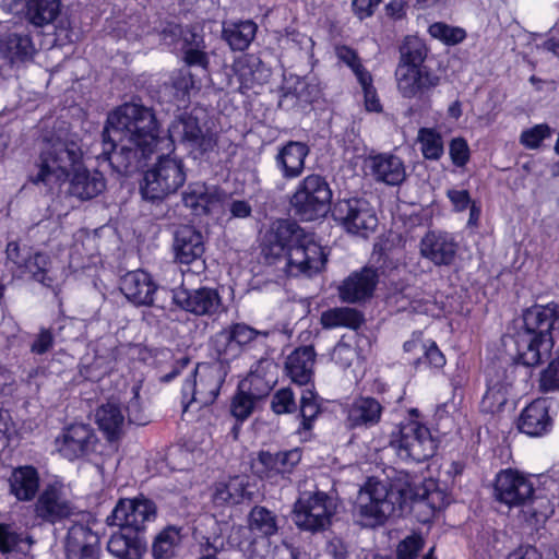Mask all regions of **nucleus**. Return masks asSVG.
<instances>
[{
  "label": "nucleus",
  "instance_id": "obj_1",
  "mask_svg": "<svg viewBox=\"0 0 559 559\" xmlns=\"http://www.w3.org/2000/svg\"><path fill=\"white\" fill-rule=\"evenodd\" d=\"M203 116L201 109L178 115L168 127V138L164 139L159 136L152 108L136 102L124 103L107 117L102 134L103 151L97 158L107 160L117 173L127 174L163 144L169 150L180 143L191 153L202 155L216 145L215 134L202 122Z\"/></svg>",
  "mask_w": 559,
  "mask_h": 559
},
{
  "label": "nucleus",
  "instance_id": "obj_2",
  "mask_svg": "<svg viewBox=\"0 0 559 559\" xmlns=\"http://www.w3.org/2000/svg\"><path fill=\"white\" fill-rule=\"evenodd\" d=\"M408 507L420 523H428L444 507L443 493L426 487L394 488L385 481L369 478L360 490L357 515L365 527L382 525L397 510Z\"/></svg>",
  "mask_w": 559,
  "mask_h": 559
},
{
  "label": "nucleus",
  "instance_id": "obj_3",
  "mask_svg": "<svg viewBox=\"0 0 559 559\" xmlns=\"http://www.w3.org/2000/svg\"><path fill=\"white\" fill-rule=\"evenodd\" d=\"M79 142L60 135L44 141L39 159V171L34 182L61 185L68 179L69 193L82 201L91 200L106 188L102 173L87 170L82 163Z\"/></svg>",
  "mask_w": 559,
  "mask_h": 559
},
{
  "label": "nucleus",
  "instance_id": "obj_4",
  "mask_svg": "<svg viewBox=\"0 0 559 559\" xmlns=\"http://www.w3.org/2000/svg\"><path fill=\"white\" fill-rule=\"evenodd\" d=\"M559 319V306L535 305L523 312V328L514 337L516 362L534 367L548 359L554 347L552 330Z\"/></svg>",
  "mask_w": 559,
  "mask_h": 559
},
{
  "label": "nucleus",
  "instance_id": "obj_5",
  "mask_svg": "<svg viewBox=\"0 0 559 559\" xmlns=\"http://www.w3.org/2000/svg\"><path fill=\"white\" fill-rule=\"evenodd\" d=\"M186 179L183 160L173 154L162 155L144 174L142 197L150 201L162 200L182 187Z\"/></svg>",
  "mask_w": 559,
  "mask_h": 559
},
{
  "label": "nucleus",
  "instance_id": "obj_6",
  "mask_svg": "<svg viewBox=\"0 0 559 559\" xmlns=\"http://www.w3.org/2000/svg\"><path fill=\"white\" fill-rule=\"evenodd\" d=\"M390 447L402 461L421 463L435 455L438 444L426 426L407 420L391 433Z\"/></svg>",
  "mask_w": 559,
  "mask_h": 559
},
{
  "label": "nucleus",
  "instance_id": "obj_7",
  "mask_svg": "<svg viewBox=\"0 0 559 559\" xmlns=\"http://www.w3.org/2000/svg\"><path fill=\"white\" fill-rule=\"evenodd\" d=\"M335 513L336 503L330 495L306 490L294 503L293 521L299 530L314 534L328 530Z\"/></svg>",
  "mask_w": 559,
  "mask_h": 559
},
{
  "label": "nucleus",
  "instance_id": "obj_8",
  "mask_svg": "<svg viewBox=\"0 0 559 559\" xmlns=\"http://www.w3.org/2000/svg\"><path fill=\"white\" fill-rule=\"evenodd\" d=\"M226 376L227 370L222 361L199 364L194 369L193 377L187 379L182 385L183 412H187L192 404H195L198 408L213 404Z\"/></svg>",
  "mask_w": 559,
  "mask_h": 559
},
{
  "label": "nucleus",
  "instance_id": "obj_9",
  "mask_svg": "<svg viewBox=\"0 0 559 559\" xmlns=\"http://www.w3.org/2000/svg\"><path fill=\"white\" fill-rule=\"evenodd\" d=\"M332 190L326 179L318 174L306 176L290 198L295 214L302 221H314L330 211Z\"/></svg>",
  "mask_w": 559,
  "mask_h": 559
},
{
  "label": "nucleus",
  "instance_id": "obj_10",
  "mask_svg": "<svg viewBox=\"0 0 559 559\" xmlns=\"http://www.w3.org/2000/svg\"><path fill=\"white\" fill-rule=\"evenodd\" d=\"M391 247H374L371 261L376 265L364 266L359 271L352 272L337 286L338 298L345 304H361L373 296L379 282V270L391 266L388 264Z\"/></svg>",
  "mask_w": 559,
  "mask_h": 559
},
{
  "label": "nucleus",
  "instance_id": "obj_11",
  "mask_svg": "<svg viewBox=\"0 0 559 559\" xmlns=\"http://www.w3.org/2000/svg\"><path fill=\"white\" fill-rule=\"evenodd\" d=\"M326 247H263L267 263L285 260V271L289 276L318 274L328 261Z\"/></svg>",
  "mask_w": 559,
  "mask_h": 559
},
{
  "label": "nucleus",
  "instance_id": "obj_12",
  "mask_svg": "<svg viewBox=\"0 0 559 559\" xmlns=\"http://www.w3.org/2000/svg\"><path fill=\"white\" fill-rule=\"evenodd\" d=\"M99 439L87 423L66 425L55 439V449L63 459L73 462L96 452Z\"/></svg>",
  "mask_w": 559,
  "mask_h": 559
},
{
  "label": "nucleus",
  "instance_id": "obj_13",
  "mask_svg": "<svg viewBox=\"0 0 559 559\" xmlns=\"http://www.w3.org/2000/svg\"><path fill=\"white\" fill-rule=\"evenodd\" d=\"M156 516L155 502L144 496H139L132 499H120L107 516L106 523L109 526H118L141 534L145 531L146 524L155 521Z\"/></svg>",
  "mask_w": 559,
  "mask_h": 559
},
{
  "label": "nucleus",
  "instance_id": "obj_14",
  "mask_svg": "<svg viewBox=\"0 0 559 559\" xmlns=\"http://www.w3.org/2000/svg\"><path fill=\"white\" fill-rule=\"evenodd\" d=\"M170 297L177 308L197 317L216 318L226 311L221 294L213 287L180 286L170 290Z\"/></svg>",
  "mask_w": 559,
  "mask_h": 559
},
{
  "label": "nucleus",
  "instance_id": "obj_15",
  "mask_svg": "<svg viewBox=\"0 0 559 559\" xmlns=\"http://www.w3.org/2000/svg\"><path fill=\"white\" fill-rule=\"evenodd\" d=\"M34 516L40 523L55 525L76 514V507L68 499L63 485L53 481L45 485L35 498Z\"/></svg>",
  "mask_w": 559,
  "mask_h": 559
},
{
  "label": "nucleus",
  "instance_id": "obj_16",
  "mask_svg": "<svg viewBox=\"0 0 559 559\" xmlns=\"http://www.w3.org/2000/svg\"><path fill=\"white\" fill-rule=\"evenodd\" d=\"M334 214L343 222L345 229L362 239H367L378 226V218L369 202L364 199L340 201Z\"/></svg>",
  "mask_w": 559,
  "mask_h": 559
},
{
  "label": "nucleus",
  "instance_id": "obj_17",
  "mask_svg": "<svg viewBox=\"0 0 559 559\" xmlns=\"http://www.w3.org/2000/svg\"><path fill=\"white\" fill-rule=\"evenodd\" d=\"M533 492L534 485L531 479L518 471L504 469L496 477L495 498L509 508L526 506Z\"/></svg>",
  "mask_w": 559,
  "mask_h": 559
},
{
  "label": "nucleus",
  "instance_id": "obj_18",
  "mask_svg": "<svg viewBox=\"0 0 559 559\" xmlns=\"http://www.w3.org/2000/svg\"><path fill=\"white\" fill-rule=\"evenodd\" d=\"M33 249V247H5V253L8 260L16 265L22 274L28 273L35 281L56 290L58 283L48 267L50 263L48 257Z\"/></svg>",
  "mask_w": 559,
  "mask_h": 559
},
{
  "label": "nucleus",
  "instance_id": "obj_19",
  "mask_svg": "<svg viewBox=\"0 0 559 559\" xmlns=\"http://www.w3.org/2000/svg\"><path fill=\"white\" fill-rule=\"evenodd\" d=\"M100 539L86 523L74 522L64 538L66 559H99Z\"/></svg>",
  "mask_w": 559,
  "mask_h": 559
},
{
  "label": "nucleus",
  "instance_id": "obj_20",
  "mask_svg": "<svg viewBox=\"0 0 559 559\" xmlns=\"http://www.w3.org/2000/svg\"><path fill=\"white\" fill-rule=\"evenodd\" d=\"M301 461V450L298 448L278 451H260L257 457V473L261 478L272 481L288 479L295 467Z\"/></svg>",
  "mask_w": 559,
  "mask_h": 559
},
{
  "label": "nucleus",
  "instance_id": "obj_21",
  "mask_svg": "<svg viewBox=\"0 0 559 559\" xmlns=\"http://www.w3.org/2000/svg\"><path fill=\"white\" fill-rule=\"evenodd\" d=\"M395 80L399 93L404 98H420L439 84V76L428 68L397 64Z\"/></svg>",
  "mask_w": 559,
  "mask_h": 559
},
{
  "label": "nucleus",
  "instance_id": "obj_22",
  "mask_svg": "<svg viewBox=\"0 0 559 559\" xmlns=\"http://www.w3.org/2000/svg\"><path fill=\"white\" fill-rule=\"evenodd\" d=\"M119 288L134 306H153L158 285L147 272L135 270L126 273L120 278Z\"/></svg>",
  "mask_w": 559,
  "mask_h": 559
},
{
  "label": "nucleus",
  "instance_id": "obj_23",
  "mask_svg": "<svg viewBox=\"0 0 559 559\" xmlns=\"http://www.w3.org/2000/svg\"><path fill=\"white\" fill-rule=\"evenodd\" d=\"M40 475L33 465L13 467L7 478L8 492L19 502H32L40 492Z\"/></svg>",
  "mask_w": 559,
  "mask_h": 559
},
{
  "label": "nucleus",
  "instance_id": "obj_24",
  "mask_svg": "<svg viewBox=\"0 0 559 559\" xmlns=\"http://www.w3.org/2000/svg\"><path fill=\"white\" fill-rule=\"evenodd\" d=\"M233 72L238 82L236 90L241 94L266 83L271 76V69L255 55H243L236 59Z\"/></svg>",
  "mask_w": 559,
  "mask_h": 559
},
{
  "label": "nucleus",
  "instance_id": "obj_25",
  "mask_svg": "<svg viewBox=\"0 0 559 559\" xmlns=\"http://www.w3.org/2000/svg\"><path fill=\"white\" fill-rule=\"evenodd\" d=\"M224 197V192L217 187L194 182L188 186L182 201L194 215H206L221 209Z\"/></svg>",
  "mask_w": 559,
  "mask_h": 559
},
{
  "label": "nucleus",
  "instance_id": "obj_26",
  "mask_svg": "<svg viewBox=\"0 0 559 559\" xmlns=\"http://www.w3.org/2000/svg\"><path fill=\"white\" fill-rule=\"evenodd\" d=\"M36 52L35 43L26 31H9L0 35V57L12 66L31 61Z\"/></svg>",
  "mask_w": 559,
  "mask_h": 559
},
{
  "label": "nucleus",
  "instance_id": "obj_27",
  "mask_svg": "<svg viewBox=\"0 0 559 559\" xmlns=\"http://www.w3.org/2000/svg\"><path fill=\"white\" fill-rule=\"evenodd\" d=\"M383 409L377 399L359 396L346 409L345 426L348 429H370L380 423Z\"/></svg>",
  "mask_w": 559,
  "mask_h": 559
},
{
  "label": "nucleus",
  "instance_id": "obj_28",
  "mask_svg": "<svg viewBox=\"0 0 559 559\" xmlns=\"http://www.w3.org/2000/svg\"><path fill=\"white\" fill-rule=\"evenodd\" d=\"M370 175L377 182L399 186L406 178V168L401 157L391 153L371 155L366 160Z\"/></svg>",
  "mask_w": 559,
  "mask_h": 559
},
{
  "label": "nucleus",
  "instance_id": "obj_29",
  "mask_svg": "<svg viewBox=\"0 0 559 559\" xmlns=\"http://www.w3.org/2000/svg\"><path fill=\"white\" fill-rule=\"evenodd\" d=\"M270 331H259L246 323H233L224 329L218 336L226 342L224 348H217L222 359L227 360L230 356H236L238 348L250 345L260 338H267Z\"/></svg>",
  "mask_w": 559,
  "mask_h": 559
},
{
  "label": "nucleus",
  "instance_id": "obj_30",
  "mask_svg": "<svg viewBox=\"0 0 559 559\" xmlns=\"http://www.w3.org/2000/svg\"><path fill=\"white\" fill-rule=\"evenodd\" d=\"M316 350L313 346H300L295 348L285 360V374L293 383L300 386L311 384L313 367L316 362Z\"/></svg>",
  "mask_w": 559,
  "mask_h": 559
},
{
  "label": "nucleus",
  "instance_id": "obj_31",
  "mask_svg": "<svg viewBox=\"0 0 559 559\" xmlns=\"http://www.w3.org/2000/svg\"><path fill=\"white\" fill-rule=\"evenodd\" d=\"M264 245H317L314 235L292 219L273 222L264 235Z\"/></svg>",
  "mask_w": 559,
  "mask_h": 559
},
{
  "label": "nucleus",
  "instance_id": "obj_32",
  "mask_svg": "<svg viewBox=\"0 0 559 559\" xmlns=\"http://www.w3.org/2000/svg\"><path fill=\"white\" fill-rule=\"evenodd\" d=\"M147 549V543L140 533L119 528L107 542L108 552L117 559H142Z\"/></svg>",
  "mask_w": 559,
  "mask_h": 559
},
{
  "label": "nucleus",
  "instance_id": "obj_33",
  "mask_svg": "<svg viewBox=\"0 0 559 559\" xmlns=\"http://www.w3.org/2000/svg\"><path fill=\"white\" fill-rule=\"evenodd\" d=\"M310 153L306 143L288 141L275 155V166L283 178L290 180L298 178L305 169V160Z\"/></svg>",
  "mask_w": 559,
  "mask_h": 559
},
{
  "label": "nucleus",
  "instance_id": "obj_34",
  "mask_svg": "<svg viewBox=\"0 0 559 559\" xmlns=\"http://www.w3.org/2000/svg\"><path fill=\"white\" fill-rule=\"evenodd\" d=\"M550 427L551 418L545 399H537L527 405L522 411L518 421L519 430L531 437L543 436L549 431Z\"/></svg>",
  "mask_w": 559,
  "mask_h": 559
},
{
  "label": "nucleus",
  "instance_id": "obj_35",
  "mask_svg": "<svg viewBox=\"0 0 559 559\" xmlns=\"http://www.w3.org/2000/svg\"><path fill=\"white\" fill-rule=\"evenodd\" d=\"M95 418L99 430L107 441H118L124 435L127 420L119 403L109 401L102 404L96 409Z\"/></svg>",
  "mask_w": 559,
  "mask_h": 559
},
{
  "label": "nucleus",
  "instance_id": "obj_36",
  "mask_svg": "<svg viewBox=\"0 0 559 559\" xmlns=\"http://www.w3.org/2000/svg\"><path fill=\"white\" fill-rule=\"evenodd\" d=\"M487 391L480 402V411L495 414L502 409L508 401L510 383L503 380L496 366L486 369Z\"/></svg>",
  "mask_w": 559,
  "mask_h": 559
},
{
  "label": "nucleus",
  "instance_id": "obj_37",
  "mask_svg": "<svg viewBox=\"0 0 559 559\" xmlns=\"http://www.w3.org/2000/svg\"><path fill=\"white\" fill-rule=\"evenodd\" d=\"M182 527L167 525L152 542L151 552L154 559H171L176 555V549L182 542Z\"/></svg>",
  "mask_w": 559,
  "mask_h": 559
},
{
  "label": "nucleus",
  "instance_id": "obj_38",
  "mask_svg": "<svg viewBox=\"0 0 559 559\" xmlns=\"http://www.w3.org/2000/svg\"><path fill=\"white\" fill-rule=\"evenodd\" d=\"M364 321V314L359 310L349 307L332 308L321 314V324L324 329L347 328L357 330Z\"/></svg>",
  "mask_w": 559,
  "mask_h": 559
},
{
  "label": "nucleus",
  "instance_id": "obj_39",
  "mask_svg": "<svg viewBox=\"0 0 559 559\" xmlns=\"http://www.w3.org/2000/svg\"><path fill=\"white\" fill-rule=\"evenodd\" d=\"M258 26L251 21L230 23L223 27V38L233 50L243 51L254 39Z\"/></svg>",
  "mask_w": 559,
  "mask_h": 559
},
{
  "label": "nucleus",
  "instance_id": "obj_40",
  "mask_svg": "<svg viewBox=\"0 0 559 559\" xmlns=\"http://www.w3.org/2000/svg\"><path fill=\"white\" fill-rule=\"evenodd\" d=\"M60 0H27L26 17L36 27L52 24L60 13Z\"/></svg>",
  "mask_w": 559,
  "mask_h": 559
},
{
  "label": "nucleus",
  "instance_id": "obj_41",
  "mask_svg": "<svg viewBox=\"0 0 559 559\" xmlns=\"http://www.w3.org/2000/svg\"><path fill=\"white\" fill-rule=\"evenodd\" d=\"M247 493V485L241 477L230 478L227 483H218L213 493L217 506L238 504Z\"/></svg>",
  "mask_w": 559,
  "mask_h": 559
},
{
  "label": "nucleus",
  "instance_id": "obj_42",
  "mask_svg": "<svg viewBox=\"0 0 559 559\" xmlns=\"http://www.w3.org/2000/svg\"><path fill=\"white\" fill-rule=\"evenodd\" d=\"M249 527L261 536H272L278 528L276 515L265 507L255 506L249 514Z\"/></svg>",
  "mask_w": 559,
  "mask_h": 559
},
{
  "label": "nucleus",
  "instance_id": "obj_43",
  "mask_svg": "<svg viewBox=\"0 0 559 559\" xmlns=\"http://www.w3.org/2000/svg\"><path fill=\"white\" fill-rule=\"evenodd\" d=\"M521 508H523V514L526 521L533 525L545 523L555 512L554 506L549 499L546 496H535V491L526 506H522Z\"/></svg>",
  "mask_w": 559,
  "mask_h": 559
},
{
  "label": "nucleus",
  "instance_id": "obj_44",
  "mask_svg": "<svg viewBox=\"0 0 559 559\" xmlns=\"http://www.w3.org/2000/svg\"><path fill=\"white\" fill-rule=\"evenodd\" d=\"M400 55L399 64L425 68L423 63L427 57V48L419 38L406 37L400 48Z\"/></svg>",
  "mask_w": 559,
  "mask_h": 559
},
{
  "label": "nucleus",
  "instance_id": "obj_45",
  "mask_svg": "<svg viewBox=\"0 0 559 559\" xmlns=\"http://www.w3.org/2000/svg\"><path fill=\"white\" fill-rule=\"evenodd\" d=\"M417 140L420 151L426 159L438 160L444 152L443 140L439 132L429 128H421L418 131Z\"/></svg>",
  "mask_w": 559,
  "mask_h": 559
},
{
  "label": "nucleus",
  "instance_id": "obj_46",
  "mask_svg": "<svg viewBox=\"0 0 559 559\" xmlns=\"http://www.w3.org/2000/svg\"><path fill=\"white\" fill-rule=\"evenodd\" d=\"M204 247H174L175 261L187 266V272L199 274L205 270Z\"/></svg>",
  "mask_w": 559,
  "mask_h": 559
},
{
  "label": "nucleus",
  "instance_id": "obj_47",
  "mask_svg": "<svg viewBox=\"0 0 559 559\" xmlns=\"http://www.w3.org/2000/svg\"><path fill=\"white\" fill-rule=\"evenodd\" d=\"M335 55L340 61H342L352 70L358 83H366L369 81V78L372 76L371 73L364 67L357 51L349 46H337L335 48Z\"/></svg>",
  "mask_w": 559,
  "mask_h": 559
},
{
  "label": "nucleus",
  "instance_id": "obj_48",
  "mask_svg": "<svg viewBox=\"0 0 559 559\" xmlns=\"http://www.w3.org/2000/svg\"><path fill=\"white\" fill-rule=\"evenodd\" d=\"M429 35L447 46H455L465 40L467 34L463 27L452 26L443 22L432 23L428 28Z\"/></svg>",
  "mask_w": 559,
  "mask_h": 559
},
{
  "label": "nucleus",
  "instance_id": "obj_49",
  "mask_svg": "<svg viewBox=\"0 0 559 559\" xmlns=\"http://www.w3.org/2000/svg\"><path fill=\"white\" fill-rule=\"evenodd\" d=\"M321 411L318 403V396L313 390L307 388L302 391L300 397L299 415L301 417V427L304 430H310L312 424Z\"/></svg>",
  "mask_w": 559,
  "mask_h": 559
},
{
  "label": "nucleus",
  "instance_id": "obj_50",
  "mask_svg": "<svg viewBox=\"0 0 559 559\" xmlns=\"http://www.w3.org/2000/svg\"><path fill=\"white\" fill-rule=\"evenodd\" d=\"M272 386L273 381L261 377L258 370L251 371L247 379L240 383V388L245 389L257 402L267 396Z\"/></svg>",
  "mask_w": 559,
  "mask_h": 559
},
{
  "label": "nucleus",
  "instance_id": "obj_51",
  "mask_svg": "<svg viewBox=\"0 0 559 559\" xmlns=\"http://www.w3.org/2000/svg\"><path fill=\"white\" fill-rule=\"evenodd\" d=\"M551 129L546 123L536 124L524 130L520 135V143L530 150H537L545 139L550 138Z\"/></svg>",
  "mask_w": 559,
  "mask_h": 559
},
{
  "label": "nucleus",
  "instance_id": "obj_52",
  "mask_svg": "<svg viewBox=\"0 0 559 559\" xmlns=\"http://www.w3.org/2000/svg\"><path fill=\"white\" fill-rule=\"evenodd\" d=\"M271 409L277 415L296 412L297 404L292 389L283 388L276 391L271 400Z\"/></svg>",
  "mask_w": 559,
  "mask_h": 559
},
{
  "label": "nucleus",
  "instance_id": "obj_53",
  "mask_svg": "<svg viewBox=\"0 0 559 559\" xmlns=\"http://www.w3.org/2000/svg\"><path fill=\"white\" fill-rule=\"evenodd\" d=\"M257 401L250 396L245 389L239 386V392L231 402V414L240 420H243L252 413Z\"/></svg>",
  "mask_w": 559,
  "mask_h": 559
},
{
  "label": "nucleus",
  "instance_id": "obj_54",
  "mask_svg": "<svg viewBox=\"0 0 559 559\" xmlns=\"http://www.w3.org/2000/svg\"><path fill=\"white\" fill-rule=\"evenodd\" d=\"M202 39L195 40L194 45L185 48L183 60L189 67H199L206 70L210 63L207 53L204 51Z\"/></svg>",
  "mask_w": 559,
  "mask_h": 559
},
{
  "label": "nucleus",
  "instance_id": "obj_55",
  "mask_svg": "<svg viewBox=\"0 0 559 559\" xmlns=\"http://www.w3.org/2000/svg\"><path fill=\"white\" fill-rule=\"evenodd\" d=\"M24 542L22 534L9 524H0V551L3 554L21 549Z\"/></svg>",
  "mask_w": 559,
  "mask_h": 559
},
{
  "label": "nucleus",
  "instance_id": "obj_56",
  "mask_svg": "<svg viewBox=\"0 0 559 559\" xmlns=\"http://www.w3.org/2000/svg\"><path fill=\"white\" fill-rule=\"evenodd\" d=\"M420 253L435 265H449L455 257L453 247H420Z\"/></svg>",
  "mask_w": 559,
  "mask_h": 559
},
{
  "label": "nucleus",
  "instance_id": "obj_57",
  "mask_svg": "<svg viewBox=\"0 0 559 559\" xmlns=\"http://www.w3.org/2000/svg\"><path fill=\"white\" fill-rule=\"evenodd\" d=\"M539 389L544 393L559 391V357L540 373Z\"/></svg>",
  "mask_w": 559,
  "mask_h": 559
},
{
  "label": "nucleus",
  "instance_id": "obj_58",
  "mask_svg": "<svg viewBox=\"0 0 559 559\" xmlns=\"http://www.w3.org/2000/svg\"><path fill=\"white\" fill-rule=\"evenodd\" d=\"M415 367L418 368L423 364H427L433 368H441L445 364V358L435 342L429 345L425 344L421 356L415 360Z\"/></svg>",
  "mask_w": 559,
  "mask_h": 559
},
{
  "label": "nucleus",
  "instance_id": "obj_59",
  "mask_svg": "<svg viewBox=\"0 0 559 559\" xmlns=\"http://www.w3.org/2000/svg\"><path fill=\"white\" fill-rule=\"evenodd\" d=\"M200 557L198 559H218L217 555L224 549V540L219 536L213 538L201 536L198 539Z\"/></svg>",
  "mask_w": 559,
  "mask_h": 559
},
{
  "label": "nucleus",
  "instance_id": "obj_60",
  "mask_svg": "<svg viewBox=\"0 0 559 559\" xmlns=\"http://www.w3.org/2000/svg\"><path fill=\"white\" fill-rule=\"evenodd\" d=\"M132 392H133V396L131 397V400L128 402V404L126 406V411L128 414V423L134 424L138 426H143L148 420H147V417H146L145 413L143 412V408L140 403L139 388L134 386L132 389Z\"/></svg>",
  "mask_w": 559,
  "mask_h": 559
},
{
  "label": "nucleus",
  "instance_id": "obj_61",
  "mask_svg": "<svg viewBox=\"0 0 559 559\" xmlns=\"http://www.w3.org/2000/svg\"><path fill=\"white\" fill-rule=\"evenodd\" d=\"M356 357V349L341 340L333 348L332 360L341 368L346 369L352 366Z\"/></svg>",
  "mask_w": 559,
  "mask_h": 559
},
{
  "label": "nucleus",
  "instance_id": "obj_62",
  "mask_svg": "<svg viewBox=\"0 0 559 559\" xmlns=\"http://www.w3.org/2000/svg\"><path fill=\"white\" fill-rule=\"evenodd\" d=\"M174 236L175 245H204L202 234L191 225L179 226Z\"/></svg>",
  "mask_w": 559,
  "mask_h": 559
},
{
  "label": "nucleus",
  "instance_id": "obj_63",
  "mask_svg": "<svg viewBox=\"0 0 559 559\" xmlns=\"http://www.w3.org/2000/svg\"><path fill=\"white\" fill-rule=\"evenodd\" d=\"M450 156L452 163L457 166H464L469 158V148L463 138H455L450 143Z\"/></svg>",
  "mask_w": 559,
  "mask_h": 559
},
{
  "label": "nucleus",
  "instance_id": "obj_64",
  "mask_svg": "<svg viewBox=\"0 0 559 559\" xmlns=\"http://www.w3.org/2000/svg\"><path fill=\"white\" fill-rule=\"evenodd\" d=\"M364 92L365 108L370 112H381L382 105L373 86L372 76L366 83H359Z\"/></svg>",
  "mask_w": 559,
  "mask_h": 559
}]
</instances>
